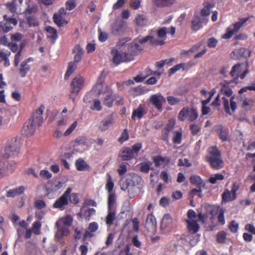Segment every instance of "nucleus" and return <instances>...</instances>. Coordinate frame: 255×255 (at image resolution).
Here are the masks:
<instances>
[{
  "mask_svg": "<svg viewBox=\"0 0 255 255\" xmlns=\"http://www.w3.org/2000/svg\"><path fill=\"white\" fill-rule=\"evenodd\" d=\"M72 189L68 188L64 193L58 198L54 203L53 207L57 208H59L61 210H63L65 206L68 204V198L69 195L71 192Z\"/></svg>",
  "mask_w": 255,
  "mask_h": 255,
  "instance_id": "obj_8",
  "label": "nucleus"
},
{
  "mask_svg": "<svg viewBox=\"0 0 255 255\" xmlns=\"http://www.w3.org/2000/svg\"><path fill=\"white\" fill-rule=\"evenodd\" d=\"M57 232L55 235V239L60 242H62V239L64 236H67L69 234V230L67 227L64 226H55Z\"/></svg>",
  "mask_w": 255,
  "mask_h": 255,
  "instance_id": "obj_16",
  "label": "nucleus"
},
{
  "mask_svg": "<svg viewBox=\"0 0 255 255\" xmlns=\"http://www.w3.org/2000/svg\"><path fill=\"white\" fill-rule=\"evenodd\" d=\"M190 182L196 185L197 187H204L205 186V183L201 178L197 175H193L190 177Z\"/></svg>",
  "mask_w": 255,
  "mask_h": 255,
  "instance_id": "obj_34",
  "label": "nucleus"
},
{
  "mask_svg": "<svg viewBox=\"0 0 255 255\" xmlns=\"http://www.w3.org/2000/svg\"><path fill=\"white\" fill-rule=\"evenodd\" d=\"M115 123V118L113 114L105 117L99 124V129L102 131H105Z\"/></svg>",
  "mask_w": 255,
  "mask_h": 255,
  "instance_id": "obj_12",
  "label": "nucleus"
},
{
  "mask_svg": "<svg viewBox=\"0 0 255 255\" xmlns=\"http://www.w3.org/2000/svg\"><path fill=\"white\" fill-rule=\"evenodd\" d=\"M17 20L12 17H9L6 15L3 16V20L0 23V27L5 32L10 31L13 26L17 24Z\"/></svg>",
  "mask_w": 255,
  "mask_h": 255,
  "instance_id": "obj_7",
  "label": "nucleus"
},
{
  "mask_svg": "<svg viewBox=\"0 0 255 255\" xmlns=\"http://www.w3.org/2000/svg\"><path fill=\"white\" fill-rule=\"evenodd\" d=\"M136 24L139 26H143L147 23V19L144 15H138L135 19Z\"/></svg>",
  "mask_w": 255,
  "mask_h": 255,
  "instance_id": "obj_46",
  "label": "nucleus"
},
{
  "mask_svg": "<svg viewBox=\"0 0 255 255\" xmlns=\"http://www.w3.org/2000/svg\"><path fill=\"white\" fill-rule=\"evenodd\" d=\"M73 51L75 54L74 58V62L77 63L81 60L82 56L84 53V51L80 45H77L75 46Z\"/></svg>",
  "mask_w": 255,
  "mask_h": 255,
  "instance_id": "obj_32",
  "label": "nucleus"
},
{
  "mask_svg": "<svg viewBox=\"0 0 255 255\" xmlns=\"http://www.w3.org/2000/svg\"><path fill=\"white\" fill-rule=\"evenodd\" d=\"M47 32V37L54 42L58 37L57 30L52 27L47 26L46 28Z\"/></svg>",
  "mask_w": 255,
  "mask_h": 255,
  "instance_id": "obj_35",
  "label": "nucleus"
},
{
  "mask_svg": "<svg viewBox=\"0 0 255 255\" xmlns=\"http://www.w3.org/2000/svg\"><path fill=\"white\" fill-rule=\"evenodd\" d=\"M174 0H156L155 4L158 6H166L173 4Z\"/></svg>",
  "mask_w": 255,
  "mask_h": 255,
  "instance_id": "obj_50",
  "label": "nucleus"
},
{
  "mask_svg": "<svg viewBox=\"0 0 255 255\" xmlns=\"http://www.w3.org/2000/svg\"><path fill=\"white\" fill-rule=\"evenodd\" d=\"M207 19L206 18L201 19L200 16L195 15L192 20V28L193 30L197 31L202 26V23H206Z\"/></svg>",
  "mask_w": 255,
  "mask_h": 255,
  "instance_id": "obj_15",
  "label": "nucleus"
},
{
  "mask_svg": "<svg viewBox=\"0 0 255 255\" xmlns=\"http://www.w3.org/2000/svg\"><path fill=\"white\" fill-rule=\"evenodd\" d=\"M149 101L156 109L161 111L162 105L166 102V99L160 94H156L150 96Z\"/></svg>",
  "mask_w": 255,
  "mask_h": 255,
  "instance_id": "obj_10",
  "label": "nucleus"
},
{
  "mask_svg": "<svg viewBox=\"0 0 255 255\" xmlns=\"http://www.w3.org/2000/svg\"><path fill=\"white\" fill-rule=\"evenodd\" d=\"M175 120H174L173 119H171L168 121V122L167 124V125H166L165 128V132L164 133L165 135L163 137L164 139H166L167 135H168V132L173 129V127L175 125Z\"/></svg>",
  "mask_w": 255,
  "mask_h": 255,
  "instance_id": "obj_44",
  "label": "nucleus"
},
{
  "mask_svg": "<svg viewBox=\"0 0 255 255\" xmlns=\"http://www.w3.org/2000/svg\"><path fill=\"white\" fill-rule=\"evenodd\" d=\"M24 191V188L23 186L19 187L17 188L9 190L6 196L7 197H14L15 196L22 194Z\"/></svg>",
  "mask_w": 255,
  "mask_h": 255,
  "instance_id": "obj_36",
  "label": "nucleus"
},
{
  "mask_svg": "<svg viewBox=\"0 0 255 255\" xmlns=\"http://www.w3.org/2000/svg\"><path fill=\"white\" fill-rule=\"evenodd\" d=\"M141 180L140 177L136 175H133L131 177L130 181L132 182V185L129 186L128 189V195L130 198H132L137 194L139 188L136 187V185L139 184Z\"/></svg>",
  "mask_w": 255,
  "mask_h": 255,
  "instance_id": "obj_9",
  "label": "nucleus"
},
{
  "mask_svg": "<svg viewBox=\"0 0 255 255\" xmlns=\"http://www.w3.org/2000/svg\"><path fill=\"white\" fill-rule=\"evenodd\" d=\"M121 157L124 160H128L133 157V151L129 148H124L121 152Z\"/></svg>",
  "mask_w": 255,
  "mask_h": 255,
  "instance_id": "obj_30",
  "label": "nucleus"
},
{
  "mask_svg": "<svg viewBox=\"0 0 255 255\" xmlns=\"http://www.w3.org/2000/svg\"><path fill=\"white\" fill-rule=\"evenodd\" d=\"M145 113L146 112L144 108L139 106L133 111L132 118L133 119L136 117L138 119H140Z\"/></svg>",
  "mask_w": 255,
  "mask_h": 255,
  "instance_id": "obj_40",
  "label": "nucleus"
},
{
  "mask_svg": "<svg viewBox=\"0 0 255 255\" xmlns=\"http://www.w3.org/2000/svg\"><path fill=\"white\" fill-rule=\"evenodd\" d=\"M102 73L101 74L98 78L97 84L93 87L92 91L95 93L97 95H100L102 92L103 85L102 82L104 80V77H103Z\"/></svg>",
  "mask_w": 255,
  "mask_h": 255,
  "instance_id": "obj_29",
  "label": "nucleus"
},
{
  "mask_svg": "<svg viewBox=\"0 0 255 255\" xmlns=\"http://www.w3.org/2000/svg\"><path fill=\"white\" fill-rule=\"evenodd\" d=\"M217 130L220 138L223 141H225L229 139V130L228 128L222 126H219Z\"/></svg>",
  "mask_w": 255,
  "mask_h": 255,
  "instance_id": "obj_23",
  "label": "nucleus"
},
{
  "mask_svg": "<svg viewBox=\"0 0 255 255\" xmlns=\"http://www.w3.org/2000/svg\"><path fill=\"white\" fill-rule=\"evenodd\" d=\"M41 223L39 221L35 222L32 226V231L36 235L40 234V229L41 228Z\"/></svg>",
  "mask_w": 255,
  "mask_h": 255,
  "instance_id": "obj_60",
  "label": "nucleus"
},
{
  "mask_svg": "<svg viewBox=\"0 0 255 255\" xmlns=\"http://www.w3.org/2000/svg\"><path fill=\"white\" fill-rule=\"evenodd\" d=\"M151 35L153 39L151 40V44L154 45H162L164 44V39H160L157 36V34L154 30L151 31Z\"/></svg>",
  "mask_w": 255,
  "mask_h": 255,
  "instance_id": "obj_38",
  "label": "nucleus"
},
{
  "mask_svg": "<svg viewBox=\"0 0 255 255\" xmlns=\"http://www.w3.org/2000/svg\"><path fill=\"white\" fill-rule=\"evenodd\" d=\"M27 23L29 27H35L39 25V23L34 16L26 17Z\"/></svg>",
  "mask_w": 255,
  "mask_h": 255,
  "instance_id": "obj_54",
  "label": "nucleus"
},
{
  "mask_svg": "<svg viewBox=\"0 0 255 255\" xmlns=\"http://www.w3.org/2000/svg\"><path fill=\"white\" fill-rule=\"evenodd\" d=\"M175 223V219H173L169 214H166L162 218L160 228L165 232L170 231L174 228Z\"/></svg>",
  "mask_w": 255,
  "mask_h": 255,
  "instance_id": "obj_5",
  "label": "nucleus"
},
{
  "mask_svg": "<svg viewBox=\"0 0 255 255\" xmlns=\"http://www.w3.org/2000/svg\"><path fill=\"white\" fill-rule=\"evenodd\" d=\"M116 198L113 194H110L108 196V209H115L114 205L115 203Z\"/></svg>",
  "mask_w": 255,
  "mask_h": 255,
  "instance_id": "obj_57",
  "label": "nucleus"
},
{
  "mask_svg": "<svg viewBox=\"0 0 255 255\" xmlns=\"http://www.w3.org/2000/svg\"><path fill=\"white\" fill-rule=\"evenodd\" d=\"M116 215L115 209H108V214L105 218L106 223L108 226H111L113 224L116 219Z\"/></svg>",
  "mask_w": 255,
  "mask_h": 255,
  "instance_id": "obj_26",
  "label": "nucleus"
},
{
  "mask_svg": "<svg viewBox=\"0 0 255 255\" xmlns=\"http://www.w3.org/2000/svg\"><path fill=\"white\" fill-rule=\"evenodd\" d=\"M44 109V107L41 106L36 110V112L32 115L31 118L34 120L36 124L41 125L42 123L43 118L42 115L43 114Z\"/></svg>",
  "mask_w": 255,
  "mask_h": 255,
  "instance_id": "obj_20",
  "label": "nucleus"
},
{
  "mask_svg": "<svg viewBox=\"0 0 255 255\" xmlns=\"http://www.w3.org/2000/svg\"><path fill=\"white\" fill-rule=\"evenodd\" d=\"M206 159L214 169H220L224 167V163L221 157V153L217 146H212L208 148Z\"/></svg>",
  "mask_w": 255,
  "mask_h": 255,
  "instance_id": "obj_1",
  "label": "nucleus"
},
{
  "mask_svg": "<svg viewBox=\"0 0 255 255\" xmlns=\"http://www.w3.org/2000/svg\"><path fill=\"white\" fill-rule=\"evenodd\" d=\"M213 4L211 3L207 4L202 10L201 14L203 16L209 15L211 12V9L213 7Z\"/></svg>",
  "mask_w": 255,
  "mask_h": 255,
  "instance_id": "obj_56",
  "label": "nucleus"
},
{
  "mask_svg": "<svg viewBox=\"0 0 255 255\" xmlns=\"http://www.w3.org/2000/svg\"><path fill=\"white\" fill-rule=\"evenodd\" d=\"M5 5L10 12L12 13L16 12L17 7L15 0H12L11 1L7 2L5 4Z\"/></svg>",
  "mask_w": 255,
  "mask_h": 255,
  "instance_id": "obj_48",
  "label": "nucleus"
},
{
  "mask_svg": "<svg viewBox=\"0 0 255 255\" xmlns=\"http://www.w3.org/2000/svg\"><path fill=\"white\" fill-rule=\"evenodd\" d=\"M223 100L224 101V106L226 112L230 115H232L233 113L235 112L237 108V104L236 102L234 101V97H232L230 99L231 109H230L228 100L225 97L223 98Z\"/></svg>",
  "mask_w": 255,
  "mask_h": 255,
  "instance_id": "obj_13",
  "label": "nucleus"
},
{
  "mask_svg": "<svg viewBox=\"0 0 255 255\" xmlns=\"http://www.w3.org/2000/svg\"><path fill=\"white\" fill-rule=\"evenodd\" d=\"M198 117L197 111L195 109H189L188 113V119L191 122H193L197 119Z\"/></svg>",
  "mask_w": 255,
  "mask_h": 255,
  "instance_id": "obj_47",
  "label": "nucleus"
},
{
  "mask_svg": "<svg viewBox=\"0 0 255 255\" xmlns=\"http://www.w3.org/2000/svg\"><path fill=\"white\" fill-rule=\"evenodd\" d=\"M40 176L44 179H49L52 177V174L47 170H41L39 173Z\"/></svg>",
  "mask_w": 255,
  "mask_h": 255,
  "instance_id": "obj_64",
  "label": "nucleus"
},
{
  "mask_svg": "<svg viewBox=\"0 0 255 255\" xmlns=\"http://www.w3.org/2000/svg\"><path fill=\"white\" fill-rule=\"evenodd\" d=\"M152 163L151 161H147L140 164V170L142 172L147 173L151 169Z\"/></svg>",
  "mask_w": 255,
  "mask_h": 255,
  "instance_id": "obj_45",
  "label": "nucleus"
},
{
  "mask_svg": "<svg viewBox=\"0 0 255 255\" xmlns=\"http://www.w3.org/2000/svg\"><path fill=\"white\" fill-rule=\"evenodd\" d=\"M249 19V17L240 18L239 21L229 26L226 29V32L222 36L224 39H230L233 35L239 31L243 25Z\"/></svg>",
  "mask_w": 255,
  "mask_h": 255,
  "instance_id": "obj_3",
  "label": "nucleus"
},
{
  "mask_svg": "<svg viewBox=\"0 0 255 255\" xmlns=\"http://www.w3.org/2000/svg\"><path fill=\"white\" fill-rule=\"evenodd\" d=\"M167 101L168 103L171 106L177 105L180 102V100L179 98L173 96H168L167 97Z\"/></svg>",
  "mask_w": 255,
  "mask_h": 255,
  "instance_id": "obj_62",
  "label": "nucleus"
},
{
  "mask_svg": "<svg viewBox=\"0 0 255 255\" xmlns=\"http://www.w3.org/2000/svg\"><path fill=\"white\" fill-rule=\"evenodd\" d=\"M153 160L156 166H164L168 163L170 161L169 158L160 155L154 156L153 157Z\"/></svg>",
  "mask_w": 255,
  "mask_h": 255,
  "instance_id": "obj_25",
  "label": "nucleus"
},
{
  "mask_svg": "<svg viewBox=\"0 0 255 255\" xmlns=\"http://www.w3.org/2000/svg\"><path fill=\"white\" fill-rule=\"evenodd\" d=\"M120 185L122 190L125 191L129 188V186H131L129 180L127 178H122L120 181Z\"/></svg>",
  "mask_w": 255,
  "mask_h": 255,
  "instance_id": "obj_52",
  "label": "nucleus"
},
{
  "mask_svg": "<svg viewBox=\"0 0 255 255\" xmlns=\"http://www.w3.org/2000/svg\"><path fill=\"white\" fill-rule=\"evenodd\" d=\"M154 32H155L158 38L160 39H164V40L167 33H168L167 28L165 27H162L158 30H154Z\"/></svg>",
  "mask_w": 255,
  "mask_h": 255,
  "instance_id": "obj_53",
  "label": "nucleus"
},
{
  "mask_svg": "<svg viewBox=\"0 0 255 255\" xmlns=\"http://www.w3.org/2000/svg\"><path fill=\"white\" fill-rule=\"evenodd\" d=\"M84 79L80 76H78L74 78L71 81L70 84V92L72 95L69 97L73 101L75 100V97L72 95H77L79 91L82 89L84 85Z\"/></svg>",
  "mask_w": 255,
  "mask_h": 255,
  "instance_id": "obj_4",
  "label": "nucleus"
},
{
  "mask_svg": "<svg viewBox=\"0 0 255 255\" xmlns=\"http://www.w3.org/2000/svg\"><path fill=\"white\" fill-rule=\"evenodd\" d=\"M96 211L94 208H88L84 210L81 209L79 215L81 218H84L87 221H89L91 217L95 214Z\"/></svg>",
  "mask_w": 255,
  "mask_h": 255,
  "instance_id": "obj_22",
  "label": "nucleus"
},
{
  "mask_svg": "<svg viewBox=\"0 0 255 255\" xmlns=\"http://www.w3.org/2000/svg\"><path fill=\"white\" fill-rule=\"evenodd\" d=\"M29 59L24 60L20 64V68L19 70L20 73L22 77H24L25 74L29 71V66L27 64L29 62Z\"/></svg>",
  "mask_w": 255,
  "mask_h": 255,
  "instance_id": "obj_39",
  "label": "nucleus"
},
{
  "mask_svg": "<svg viewBox=\"0 0 255 255\" xmlns=\"http://www.w3.org/2000/svg\"><path fill=\"white\" fill-rule=\"evenodd\" d=\"M63 184V183L61 182H49L47 184L46 189L49 193L56 192L62 188Z\"/></svg>",
  "mask_w": 255,
  "mask_h": 255,
  "instance_id": "obj_28",
  "label": "nucleus"
},
{
  "mask_svg": "<svg viewBox=\"0 0 255 255\" xmlns=\"http://www.w3.org/2000/svg\"><path fill=\"white\" fill-rule=\"evenodd\" d=\"M241 72V64H238L233 67L232 69L230 72V75L232 77H240L241 79H243L249 73V70L248 69H246L243 73L240 74Z\"/></svg>",
  "mask_w": 255,
  "mask_h": 255,
  "instance_id": "obj_17",
  "label": "nucleus"
},
{
  "mask_svg": "<svg viewBox=\"0 0 255 255\" xmlns=\"http://www.w3.org/2000/svg\"><path fill=\"white\" fill-rule=\"evenodd\" d=\"M72 218L70 216H66L58 220L55 224V226L69 227L72 224Z\"/></svg>",
  "mask_w": 255,
  "mask_h": 255,
  "instance_id": "obj_24",
  "label": "nucleus"
},
{
  "mask_svg": "<svg viewBox=\"0 0 255 255\" xmlns=\"http://www.w3.org/2000/svg\"><path fill=\"white\" fill-rule=\"evenodd\" d=\"M124 23L121 21H116L112 27V33L115 35H120L124 33Z\"/></svg>",
  "mask_w": 255,
  "mask_h": 255,
  "instance_id": "obj_21",
  "label": "nucleus"
},
{
  "mask_svg": "<svg viewBox=\"0 0 255 255\" xmlns=\"http://www.w3.org/2000/svg\"><path fill=\"white\" fill-rule=\"evenodd\" d=\"M107 183L106 184V187L108 192L110 193L113 189L114 183L112 181L111 176L109 174H107Z\"/></svg>",
  "mask_w": 255,
  "mask_h": 255,
  "instance_id": "obj_59",
  "label": "nucleus"
},
{
  "mask_svg": "<svg viewBox=\"0 0 255 255\" xmlns=\"http://www.w3.org/2000/svg\"><path fill=\"white\" fill-rule=\"evenodd\" d=\"M20 144V140L17 138H13L8 141L4 149L1 151V156L6 159L17 154Z\"/></svg>",
  "mask_w": 255,
  "mask_h": 255,
  "instance_id": "obj_2",
  "label": "nucleus"
},
{
  "mask_svg": "<svg viewBox=\"0 0 255 255\" xmlns=\"http://www.w3.org/2000/svg\"><path fill=\"white\" fill-rule=\"evenodd\" d=\"M11 114L8 111L3 110V112L1 111L0 115V127L4 128L9 123Z\"/></svg>",
  "mask_w": 255,
  "mask_h": 255,
  "instance_id": "obj_18",
  "label": "nucleus"
},
{
  "mask_svg": "<svg viewBox=\"0 0 255 255\" xmlns=\"http://www.w3.org/2000/svg\"><path fill=\"white\" fill-rule=\"evenodd\" d=\"M53 20L55 23L58 26H63L67 24L64 16L59 14H54L53 15Z\"/></svg>",
  "mask_w": 255,
  "mask_h": 255,
  "instance_id": "obj_37",
  "label": "nucleus"
},
{
  "mask_svg": "<svg viewBox=\"0 0 255 255\" xmlns=\"http://www.w3.org/2000/svg\"><path fill=\"white\" fill-rule=\"evenodd\" d=\"M75 63V62L69 63L68 69L65 75V79H68L76 69L77 65Z\"/></svg>",
  "mask_w": 255,
  "mask_h": 255,
  "instance_id": "obj_42",
  "label": "nucleus"
},
{
  "mask_svg": "<svg viewBox=\"0 0 255 255\" xmlns=\"http://www.w3.org/2000/svg\"><path fill=\"white\" fill-rule=\"evenodd\" d=\"M10 35V39L12 41L18 42V41H20L23 38V35L19 32L11 33Z\"/></svg>",
  "mask_w": 255,
  "mask_h": 255,
  "instance_id": "obj_63",
  "label": "nucleus"
},
{
  "mask_svg": "<svg viewBox=\"0 0 255 255\" xmlns=\"http://www.w3.org/2000/svg\"><path fill=\"white\" fill-rule=\"evenodd\" d=\"M224 179V176L223 174L218 173L210 177L209 179V181L212 184H215L218 180H222Z\"/></svg>",
  "mask_w": 255,
  "mask_h": 255,
  "instance_id": "obj_55",
  "label": "nucleus"
},
{
  "mask_svg": "<svg viewBox=\"0 0 255 255\" xmlns=\"http://www.w3.org/2000/svg\"><path fill=\"white\" fill-rule=\"evenodd\" d=\"M75 165L78 171L89 170L90 169V166L81 158L76 160Z\"/></svg>",
  "mask_w": 255,
  "mask_h": 255,
  "instance_id": "obj_31",
  "label": "nucleus"
},
{
  "mask_svg": "<svg viewBox=\"0 0 255 255\" xmlns=\"http://www.w3.org/2000/svg\"><path fill=\"white\" fill-rule=\"evenodd\" d=\"M98 229V225L96 222H93L90 224L87 230L84 234V238H91L93 235L91 233L96 232Z\"/></svg>",
  "mask_w": 255,
  "mask_h": 255,
  "instance_id": "obj_27",
  "label": "nucleus"
},
{
  "mask_svg": "<svg viewBox=\"0 0 255 255\" xmlns=\"http://www.w3.org/2000/svg\"><path fill=\"white\" fill-rule=\"evenodd\" d=\"M235 199H233V194L228 189H226L222 194V200L225 202H228Z\"/></svg>",
  "mask_w": 255,
  "mask_h": 255,
  "instance_id": "obj_43",
  "label": "nucleus"
},
{
  "mask_svg": "<svg viewBox=\"0 0 255 255\" xmlns=\"http://www.w3.org/2000/svg\"><path fill=\"white\" fill-rule=\"evenodd\" d=\"M188 224V229L189 231L192 233H196L199 229V225L197 222L198 220H186Z\"/></svg>",
  "mask_w": 255,
  "mask_h": 255,
  "instance_id": "obj_33",
  "label": "nucleus"
},
{
  "mask_svg": "<svg viewBox=\"0 0 255 255\" xmlns=\"http://www.w3.org/2000/svg\"><path fill=\"white\" fill-rule=\"evenodd\" d=\"M185 65V64L184 63H181V64L175 65L174 66H173V67H172L171 68H170L169 69V75H171L174 74L176 71L179 70L180 69L183 68Z\"/></svg>",
  "mask_w": 255,
  "mask_h": 255,
  "instance_id": "obj_61",
  "label": "nucleus"
},
{
  "mask_svg": "<svg viewBox=\"0 0 255 255\" xmlns=\"http://www.w3.org/2000/svg\"><path fill=\"white\" fill-rule=\"evenodd\" d=\"M187 216L188 217V219L187 220H200L202 218V215L201 214L197 215L195 212L192 209L188 210Z\"/></svg>",
  "mask_w": 255,
  "mask_h": 255,
  "instance_id": "obj_41",
  "label": "nucleus"
},
{
  "mask_svg": "<svg viewBox=\"0 0 255 255\" xmlns=\"http://www.w3.org/2000/svg\"><path fill=\"white\" fill-rule=\"evenodd\" d=\"M139 43L137 39L134 40L133 42L128 44V51L129 53L128 55H130L132 58V56L137 54L140 52L142 48L138 45Z\"/></svg>",
  "mask_w": 255,
  "mask_h": 255,
  "instance_id": "obj_14",
  "label": "nucleus"
},
{
  "mask_svg": "<svg viewBox=\"0 0 255 255\" xmlns=\"http://www.w3.org/2000/svg\"><path fill=\"white\" fill-rule=\"evenodd\" d=\"M153 39L152 36L151 35V31L149 32L148 35L141 38H138L137 40L138 42L141 44H144L147 42H149L151 44V40Z\"/></svg>",
  "mask_w": 255,
  "mask_h": 255,
  "instance_id": "obj_58",
  "label": "nucleus"
},
{
  "mask_svg": "<svg viewBox=\"0 0 255 255\" xmlns=\"http://www.w3.org/2000/svg\"><path fill=\"white\" fill-rule=\"evenodd\" d=\"M112 54L113 55V61L116 65H118L121 62L130 61L132 59L130 55H128L126 52L121 53L116 49L112 50Z\"/></svg>",
  "mask_w": 255,
  "mask_h": 255,
  "instance_id": "obj_6",
  "label": "nucleus"
},
{
  "mask_svg": "<svg viewBox=\"0 0 255 255\" xmlns=\"http://www.w3.org/2000/svg\"><path fill=\"white\" fill-rule=\"evenodd\" d=\"M146 228L152 232L156 230V220L154 216L151 214L148 215L146 221Z\"/></svg>",
  "mask_w": 255,
  "mask_h": 255,
  "instance_id": "obj_19",
  "label": "nucleus"
},
{
  "mask_svg": "<svg viewBox=\"0 0 255 255\" xmlns=\"http://www.w3.org/2000/svg\"><path fill=\"white\" fill-rule=\"evenodd\" d=\"M40 125L36 124L34 120L31 118L23 127L21 131L22 134L27 136H31L34 133L36 127Z\"/></svg>",
  "mask_w": 255,
  "mask_h": 255,
  "instance_id": "obj_11",
  "label": "nucleus"
},
{
  "mask_svg": "<svg viewBox=\"0 0 255 255\" xmlns=\"http://www.w3.org/2000/svg\"><path fill=\"white\" fill-rule=\"evenodd\" d=\"M189 112V108L184 107L179 112L178 115V119L181 121H184L188 117V113Z\"/></svg>",
  "mask_w": 255,
  "mask_h": 255,
  "instance_id": "obj_51",
  "label": "nucleus"
},
{
  "mask_svg": "<svg viewBox=\"0 0 255 255\" xmlns=\"http://www.w3.org/2000/svg\"><path fill=\"white\" fill-rule=\"evenodd\" d=\"M37 11V8L35 6H28L24 12L25 17H28V16H34Z\"/></svg>",
  "mask_w": 255,
  "mask_h": 255,
  "instance_id": "obj_49",
  "label": "nucleus"
}]
</instances>
